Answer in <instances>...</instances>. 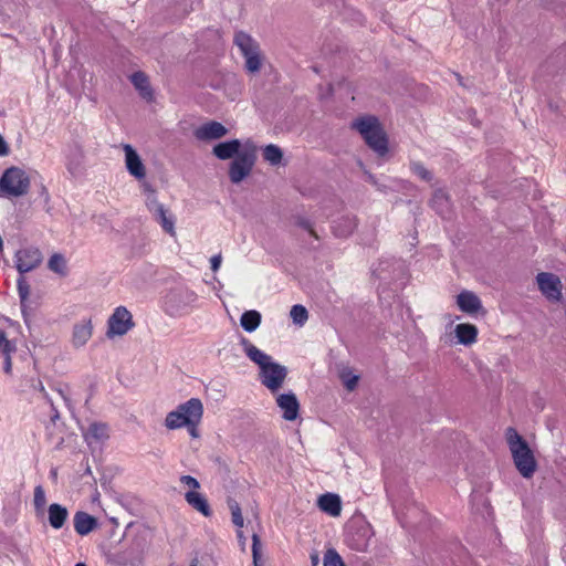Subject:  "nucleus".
Masks as SVG:
<instances>
[{
  "mask_svg": "<svg viewBox=\"0 0 566 566\" xmlns=\"http://www.w3.org/2000/svg\"><path fill=\"white\" fill-rule=\"evenodd\" d=\"M240 344L247 357L259 366L261 384L273 394L279 391L287 376L286 367L273 361L270 355L259 349L249 339L242 337Z\"/></svg>",
  "mask_w": 566,
  "mask_h": 566,
  "instance_id": "obj_1",
  "label": "nucleus"
},
{
  "mask_svg": "<svg viewBox=\"0 0 566 566\" xmlns=\"http://www.w3.org/2000/svg\"><path fill=\"white\" fill-rule=\"evenodd\" d=\"M30 189V178L28 174L19 167H10L2 172V199L9 201L10 206L18 212V217H24L29 202L13 199L24 197Z\"/></svg>",
  "mask_w": 566,
  "mask_h": 566,
  "instance_id": "obj_2",
  "label": "nucleus"
},
{
  "mask_svg": "<svg viewBox=\"0 0 566 566\" xmlns=\"http://www.w3.org/2000/svg\"><path fill=\"white\" fill-rule=\"evenodd\" d=\"M506 441L518 473L530 479L537 470V462L526 440L514 429L507 428Z\"/></svg>",
  "mask_w": 566,
  "mask_h": 566,
  "instance_id": "obj_3",
  "label": "nucleus"
},
{
  "mask_svg": "<svg viewBox=\"0 0 566 566\" xmlns=\"http://www.w3.org/2000/svg\"><path fill=\"white\" fill-rule=\"evenodd\" d=\"M353 127L359 132L366 144L379 156L388 151V139L375 116H366L354 122Z\"/></svg>",
  "mask_w": 566,
  "mask_h": 566,
  "instance_id": "obj_4",
  "label": "nucleus"
},
{
  "mask_svg": "<svg viewBox=\"0 0 566 566\" xmlns=\"http://www.w3.org/2000/svg\"><path fill=\"white\" fill-rule=\"evenodd\" d=\"M203 406L200 399L191 398L185 403L177 407L167 413L165 419V426L169 430L179 429L186 427L188 423H192L197 417H202Z\"/></svg>",
  "mask_w": 566,
  "mask_h": 566,
  "instance_id": "obj_5",
  "label": "nucleus"
},
{
  "mask_svg": "<svg viewBox=\"0 0 566 566\" xmlns=\"http://www.w3.org/2000/svg\"><path fill=\"white\" fill-rule=\"evenodd\" d=\"M374 536L373 527L363 520L353 521L348 524L345 534L346 545L356 552H366L370 546Z\"/></svg>",
  "mask_w": 566,
  "mask_h": 566,
  "instance_id": "obj_6",
  "label": "nucleus"
},
{
  "mask_svg": "<svg viewBox=\"0 0 566 566\" xmlns=\"http://www.w3.org/2000/svg\"><path fill=\"white\" fill-rule=\"evenodd\" d=\"M234 43L245 57L247 70L251 73L258 72L261 67V60L256 42L249 34L241 31L235 33Z\"/></svg>",
  "mask_w": 566,
  "mask_h": 566,
  "instance_id": "obj_7",
  "label": "nucleus"
},
{
  "mask_svg": "<svg viewBox=\"0 0 566 566\" xmlns=\"http://www.w3.org/2000/svg\"><path fill=\"white\" fill-rule=\"evenodd\" d=\"M134 326L135 323L133 321V315L130 314V312L125 306H118L114 310L113 314L109 316L107 321L106 336L108 338L124 336Z\"/></svg>",
  "mask_w": 566,
  "mask_h": 566,
  "instance_id": "obj_8",
  "label": "nucleus"
},
{
  "mask_svg": "<svg viewBox=\"0 0 566 566\" xmlns=\"http://www.w3.org/2000/svg\"><path fill=\"white\" fill-rule=\"evenodd\" d=\"M255 156L253 151H242L230 165L229 177L233 184L241 182L248 177L254 165Z\"/></svg>",
  "mask_w": 566,
  "mask_h": 566,
  "instance_id": "obj_9",
  "label": "nucleus"
},
{
  "mask_svg": "<svg viewBox=\"0 0 566 566\" xmlns=\"http://www.w3.org/2000/svg\"><path fill=\"white\" fill-rule=\"evenodd\" d=\"M43 260L42 252L36 247H25L15 253V266L20 274L38 268Z\"/></svg>",
  "mask_w": 566,
  "mask_h": 566,
  "instance_id": "obj_10",
  "label": "nucleus"
},
{
  "mask_svg": "<svg viewBox=\"0 0 566 566\" xmlns=\"http://www.w3.org/2000/svg\"><path fill=\"white\" fill-rule=\"evenodd\" d=\"M536 281L539 291L551 301H559L562 297V284L557 275L542 272L537 274Z\"/></svg>",
  "mask_w": 566,
  "mask_h": 566,
  "instance_id": "obj_11",
  "label": "nucleus"
},
{
  "mask_svg": "<svg viewBox=\"0 0 566 566\" xmlns=\"http://www.w3.org/2000/svg\"><path fill=\"white\" fill-rule=\"evenodd\" d=\"M147 548V539L145 534L137 535L130 548L119 555V560L124 566H139L143 555Z\"/></svg>",
  "mask_w": 566,
  "mask_h": 566,
  "instance_id": "obj_12",
  "label": "nucleus"
},
{
  "mask_svg": "<svg viewBox=\"0 0 566 566\" xmlns=\"http://www.w3.org/2000/svg\"><path fill=\"white\" fill-rule=\"evenodd\" d=\"M197 301V294L190 290H178L168 296L171 314L181 315Z\"/></svg>",
  "mask_w": 566,
  "mask_h": 566,
  "instance_id": "obj_13",
  "label": "nucleus"
},
{
  "mask_svg": "<svg viewBox=\"0 0 566 566\" xmlns=\"http://www.w3.org/2000/svg\"><path fill=\"white\" fill-rule=\"evenodd\" d=\"M458 307L469 315H475L480 312L485 313L480 297L472 291L464 290L457 295Z\"/></svg>",
  "mask_w": 566,
  "mask_h": 566,
  "instance_id": "obj_14",
  "label": "nucleus"
},
{
  "mask_svg": "<svg viewBox=\"0 0 566 566\" xmlns=\"http://www.w3.org/2000/svg\"><path fill=\"white\" fill-rule=\"evenodd\" d=\"M228 134V129L219 122L210 120L199 126L193 135L198 140L209 142L220 139Z\"/></svg>",
  "mask_w": 566,
  "mask_h": 566,
  "instance_id": "obj_15",
  "label": "nucleus"
},
{
  "mask_svg": "<svg viewBox=\"0 0 566 566\" xmlns=\"http://www.w3.org/2000/svg\"><path fill=\"white\" fill-rule=\"evenodd\" d=\"M276 405L282 410V417L287 421H294L298 417L300 403L293 392L281 394L276 397Z\"/></svg>",
  "mask_w": 566,
  "mask_h": 566,
  "instance_id": "obj_16",
  "label": "nucleus"
},
{
  "mask_svg": "<svg viewBox=\"0 0 566 566\" xmlns=\"http://www.w3.org/2000/svg\"><path fill=\"white\" fill-rule=\"evenodd\" d=\"M65 166L72 177L77 178L84 172V154L78 145L70 146L66 151Z\"/></svg>",
  "mask_w": 566,
  "mask_h": 566,
  "instance_id": "obj_17",
  "label": "nucleus"
},
{
  "mask_svg": "<svg viewBox=\"0 0 566 566\" xmlns=\"http://www.w3.org/2000/svg\"><path fill=\"white\" fill-rule=\"evenodd\" d=\"M93 335V324L91 319H83L74 324L72 329L71 343L74 348H81L87 344Z\"/></svg>",
  "mask_w": 566,
  "mask_h": 566,
  "instance_id": "obj_18",
  "label": "nucleus"
},
{
  "mask_svg": "<svg viewBox=\"0 0 566 566\" xmlns=\"http://www.w3.org/2000/svg\"><path fill=\"white\" fill-rule=\"evenodd\" d=\"M124 151L128 172L136 179L145 178L146 168L136 150L130 145H124Z\"/></svg>",
  "mask_w": 566,
  "mask_h": 566,
  "instance_id": "obj_19",
  "label": "nucleus"
},
{
  "mask_svg": "<svg viewBox=\"0 0 566 566\" xmlns=\"http://www.w3.org/2000/svg\"><path fill=\"white\" fill-rule=\"evenodd\" d=\"M317 505L321 511L329 514L331 516H339L342 512V501L337 494L326 493L318 497Z\"/></svg>",
  "mask_w": 566,
  "mask_h": 566,
  "instance_id": "obj_20",
  "label": "nucleus"
},
{
  "mask_svg": "<svg viewBox=\"0 0 566 566\" xmlns=\"http://www.w3.org/2000/svg\"><path fill=\"white\" fill-rule=\"evenodd\" d=\"M73 523L75 532L82 536L90 534L97 527V520L82 511L74 514Z\"/></svg>",
  "mask_w": 566,
  "mask_h": 566,
  "instance_id": "obj_21",
  "label": "nucleus"
},
{
  "mask_svg": "<svg viewBox=\"0 0 566 566\" xmlns=\"http://www.w3.org/2000/svg\"><path fill=\"white\" fill-rule=\"evenodd\" d=\"M240 147H241L240 140L232 139V140L217 144L212 149V154L221 160H227V159L237 157L239 154H241L239 151Z\"/></svg>",
  "mask_w": 566,
  "mask_h": 566,
  "instance_id": "obj_22",
  "label": "nucleus"
},
{
  "mask_svg": "<svg viewBox=\"0 0 566 566\" xmlns=\"http://www.w3.org/2000/svg\"><path fill=\"white\" fill-rule=\"evenodd\" d=\"M478 328L473 324L461 323L454 328V334L459 344L470 346L476 342Z\"/></svg>",
  "mask_w": 566,
  "mask_h": 566,
  "instance_id": "obj_23",
  "label": "nucleus"
},
{
  "mask_svg": "<svg viewBox=\"0 0 566 566\" xmlns=\"http://www.w3.org/2000/svg\"><path fill=\"white\" fill-rule=\"evenodd\" d=\"M69 517V511L65 506L53 503L48 509L49 524L54 530H60L64 526Z\"/></svg>",
  "mask_w": 566,
  "mask_h": 566,
  "instance_id": "obj_24",
  "label": "nucleus"
},
{
  "mask_svg": "<svg viewBox=\"0 0 566 566\" xmlns=\"http://www.w3.org/2000/svg\"><path fill=\"white\" fill-rule=\"evenodd\" d=\"M357 227V220L354 216L346 214L334 221L333 232L336 237L347 238Z\"/></svg>",
  "mask_w": 566,
  "mask_h": 566,
  "instance_id": "obj_25",
  "label": "nucleus"
},
{
  "mask_svg": "<svg viewBox=\"0 0 566 566\" xmlns=\"http://www.w3.org/2000/svg\"><path fill=\"white\" fill-rule=\"evenodd\" d=\"M186 502L196 511L200 512L205 516H210L212 511L207 499L199 492L188 491L185 494Z\"/></svg>",
  "mask_w": 566,
  "mask_h": 566,
  "instance_id": "obj_26",
  "label": "nucleus"
},
{
  "mask_svg": "<svg viewBox=\"0 0 566 566\" xmlns=\"http://www.w3.org/2000/svg\"><path fill=\"white\" fill-rule=\"evenodd\" d=\"M130 81L140 96L146 101H153L154 93L149 84L148 76L144 72H135L130 76Z\"/></svg>",
  "mask_w": 566,
  "mask_h": 566,
  "instance_id": "obj_27",
  "label": "nucleus"
},
{
  "mask_svg": "<svg viewBox=\"0 0 566 566\" xmlns=\"http://www.w3.org/2000/svg\"><path fill=\"white\" fill-rule=\"evenodd\" d=\"M84 438L88 443L92 441L103 442L109 438L108 426L104 422H93L84 433Z\"/></svg>",
  "mask_w": 566,
  "mask_h": 566,
  "instance_id": "obj_28",
  "label": "nucleus"
},
{
  "mask_svg": "<svg viewBox=\"0 0 566 566\" xmlns=\"http://www.w3.org/2000/svg\"><path fill=\"white\" fill-rule=\"evenodd\" d=\"M431 207L443 218L449 217L451 211L450 198L446 191L438 189L431 199Z\"/></svg>",
  "mask_w": 566,
  "mask_h": 566,
  "instance_id": "obj_29",
  "label": "nucleus"
},
{
  "mask_svg": "<svg viewBox=\"0 0 566 566\" xmlns=\"http://www.w3.org/2000/svg\"><path fill=\"white\" fill-rule=\"evenodd\" d=\"M242 328L248 332H254L261 324V314L255 310L245 311L240 318Z\"/></svg>",
  "mask_w": 566,
  "mask_h": 566,
  "instance_id": "obj_30",
  "label": "nucleus"
},
{
  "mask_svg": "<svg viewBox=\"0 0 566 566\" xmlns=\"http://www.w3.org/2000/svg\"><path fill=\"white\" fill-rule=\"evenodd\" d=\"M153 217L158 223H160L167 233L175 235V221L172 217L168 214V211L165 209V207L156 212Z\"/></svg>",
  "mask_w": 566,
  "mask_h": 566,
  "instance_id": "obj_31",
  "label": "nucleus"
},
{
  "mask_svg": "<svg viewBox=\"0 0 566 566\" xmlns=\"http://www.w3.org/2000/svg\"><path fill=\"white\" fill-rule=\"evenodd\" d=\"M48 268L60 275H66V260L63 254L54 253L48 262Z\"/></svg>",
  "mask_w": 566,
  "mask_h": 566,
  "instance_id": "obj_32",
  "label": "nucleus"
},
{
  "mask_svg": "<svg viewBox=\"0 0 566 566\" xmlns=\"http://www.w3.org/2000/svg\"><path fill=\"white\" fill-rule=\"evenodd\" d=\"M263 158L271 165H279L283 158V153L279 146L270 144L263 149Z\"/></svg>",
  "mask_w": 566,
  "mask_h": 566,
  "instance_id": "obj_33",
  "label": "nucleus"
},
{
  "mask_svg": "<svg viewBox=\"0 0 566 566\" xmlns=\"http://www.w3.org/2000/svg\"><path fill=\"white\" fill-rule=\"evenodd\" d=\"M15 353V345L8 340L2 334V355L4 356V370L10 373L12 365V355Z\"/></svg>",
  "mask_w": 566,
  "mask_h": 566,
  "instance_id": "obj_34",
  "label": "nucleus"
},
{
  "mask_svg": "<svg viewBox=\"0 0 566 566\" xmlns=\"http://www.w3.org/2000/svg\"><path fill=\"white\" fill-rule=\"evenodd\" d=\"M339 378L348 391H353L359 380V376L355 375L349 368H343L339 373Z\"/></svg>",
  "mask_w": 566,
  "mask_h": 566,
  "instance_id": "obj_35",
  "label": "nucleus"
},
{
  "mask_svg": "<svg viewBox=\"0 0 566 566\" xmlns=\"http://www.w3.org/2000/svg\"><path fill=\"white\" fill-rule=\"evenodd\" d=\"M290 315L293 322L300 326L304 325L308 318L307 310L301 304L293 305Z\"/></svg>",
  "mask_w": 566,
  "mask_h": 566,
  "instance_id": "obj_36",
  "label": "nucleus"
},
{
  "mask_svg": "<svg viewBox=\"0 0 566 566\" xmlns=\"http://www.w3.org/2000/svg\"><path fill=\"white\" fill-rule=\"evenodd\" d=\"M33 504L38 515L44 513V507L46 505V496L44 489L41 485H38L34 489Z\"/></svg>",
  "mask_w": 566,
  "mask_h": 566,
  "instance_id": "obj_37",
  "label": "nucleus"
},
{
  "mask_svg": "<svg viewBox=\"0 0 566 566\" xmlns=\"http://www.w3.org/2000/svg\"><path fill=\"white\" fill-rule=\"evenodd\" d=\"M411 171L418 176L421 180L431 181L432 174L421 163L413 161L410 164Z\"/></svg>",
  "mask_w": 566,
  "mask_h": 566,
  "instance_id": "obj_38",
  "label": "nucleus"
},
{
  "mask_svg": "<svg viewBox=\"0 0 566 566\" xmlns=\"http://www.w3.org/2000/svg\"><path fill=\"white\" fill-rule=\"evenodd\" d=\"M324 566H345V563L334 548H329L324 556Z\"/></svg>",
  "mask_w": 566,
  "mask_h": 566,
  "instance_id": "obj_39",
  "label": "nucleus"
},
{
  "mask_svg": "<svg viewBox=\"0 0 566 566\" xmlns=\"http://www.w3.org/2000/svg\"><path fill=\"white\" fill-rule=\"evenodd\" d=\"M18 292L21 300V304L23 305L30 295V285L22 274L18 279Z\"/></svg>",
  "mask_w": 566,
  "mask_h": 566,
  "instance_id": "obj_40",
  "label": "nucleus"
},
{
  "mask_svg": "<svg viewBox=\"0 0 566 566\" xmlns=\"http://www.w3.org/2000/svg\"><path fill=\"white\" fill-rule=\"evenodd\" d=\"M146 206L153 216L164 208V206L157 200L155 191H150V193L147 196Z\"/></svg>",
  "mask_w": 566,
  "mask_h": 566,
  "instance_id": "obj_41",
  "label": "nucleus"
},
{
  "mask_svg": "<svg viewBox=\"0 0 566 566\" xmlns=\"http://www.w3.org/2000/svg\"><path fill=\"white\" fill-rule=\"evenodd\" d=\"M261 541L258 534L252 535V557L254 566H258L260 558Z\"/></svg>",
  "mask_w": 566,
  "mask_h": 566,
  "instance_id": "obj_42",
  "label": "nucleus"
},
{
  "mask_svg": "<svg viewBox=\"0 0 566 566\" xmlns=\"http://www.w3.org/2000/svg\"><path fill=\"white\" fill-rule=\"evenodd\" d=\"M180 482L184 485L188 486L190 491H196L200 488V483L198 482V480L192 478L191 475H181Z\"/></svg>",
  "mask_w": 566,
  "mask_h": 566,
  "instance_id": "obj_43",
  "label": "nucleus"
},
{
  "mask_svg": "<svg viewBox=\"0 0 566 566\" xmlns=\"http://www.w3.org/2000/svg\"><path fill=\"white\" fill-rule=\"evenodd\" d=\"M201 418H202V417H197V419H196V420H193V422H192V423L190 422V423H188V424L186 426V428L188 429V431H189V433H190V436H191L192 438H198V437H199L198 424H199V422H200Z\"/></svg>",
  "mask_w": 566,
  "mask_h": 566,
  "instance_id": "obj_44",
  "label": "nucleus"
},
{
  "mask_svg": "<svg viewBox=\"0 0 566 566\" xmlns=\"http://www.w3.org/2000/svg\"><path fill=\"white\" fill-rule=\"evenodd\" d=\"M231 516H232V523H233L237 527H239V528L243 527L244 520H243V516H242L241 511H238V512L231 513Z\"/></svg>",
  "mask_w": 566,
  "mask_h": 566,
  "instance_id": "obj_45",
  "label": "nucleus"
},
{
  "mask_svg": "<svg viewBox=\"0 0 566 566\" xmlns=\"http://www.w3.org/2000/svg\"><path fill=\"white\" fill-rule=\"evenodd\" d=\"M221 262H222V256L221 254H216L213 255L211 259H210V264H211V270L213 272H217L220 266H221Z\"/></svg>",
  "mask_w": 566,
  "mask_h": 566,
  "instance_id": "obj_46",
  "label": "nucleus"
},
{
  "mask_svg": "<svg viewBox=\"0 0 566 566\" xmlns=\"http://www.w3.org/2000/svg\"><path fill=\"white\" fill-rule=\"evenodd\" d=\"M228 506H229L231 513L241 511V507H240L239 503L237 501L232 500V499L228 500Z\"/></svg>",
  "mask_w": 566,
  "mask_h": 566,
  "instance_id": "obj_47",
  "label": "nucleus"
},
{
  "mask_svg": "<svg viewBox=\"0 0 566 566\" xmlns=\"http://www.w3.org/2000/svg\"><path fill=\"white\" fill-rule=\"evenodd\" d=\"M300 226H301L302 228H304L305 230H308V232H310L312 235H315V237H316L315 231L313 230L312 224H311V222H310V221H307V220H303V221H301V222H300Z\"/></svg>",
  "mask_w": 566,
  "mask_h": 566,
  "instance_id": "obj_48",
  "label": "nucleus"
},
{
  "mask_svg": "<svg viewBox=\"0 0 566 566\" xmlns=\"http://www.w3.org/2000/svg\"><path fill=\"white\" fill-rule=\"evenodd\" d=\"M48 401L50 402V405H51V407H52V411H53V413H52V416H51V419H52V421L54 422V421L59 418V412H57V410H56V408H55V406H54V402H53L51 399H48Z\"/></svg>",
  "mask_w": 566,
  "mask_h": 566,
  "instance_id": "obj_49",
  "label": "nucleus"
},
{
  "mask_svg": "<svg viewBox=\"0 0 566 566\" xmlns=\"http://www.w3.org/2000/svg\"><path fill=\"white\" fill-rule=\"evenodd\" d=\"M10 151L9 145L2 139V157L7 156Z\"/></svg>",
  "mask_w": 566,
  "mask_h": 566,
  "instance_id": "obj_50",
  "label": "nucleus"
},
{
  "mask_svg": "<svg viewBox=\"0 0 566 566\" xmlns=\"http://www.w3.org/2000/svg\"><path fill=\"white\" fill-rule=\"evenodd\" d=\"M312 566H317L319 563V558L317 554L311 556Z\"/></svg>",
  "mask_w": 566,
  "mask_h": 566,
  "instance_id": "obj_51",
  "label": "nucleus"
},
{
  "mask_svg": "<svg viewBox=\"0 0 566 566\" xmlns=\"http://www.w3.org/2000/svg\"><path fill=\"white\" fill-rule=\"evenodd\" d=\"M143 188H144V191L147 192V196L150 193V191H155L149 184H144Z\"/></svg>",
  "mask_w": 566,
  "mask_h": 566,
  "instance_id": "obj_52",
  "label": "nucleus"
},
{
  "mask_svg": "<svg viewBox=\"0 0 566 566\" xmlns=\"http://www.w3.org/2000/svg\"><path fill=\"white\" fill-rule=\"evenodd\" d=\"M39 390L43 394V397L48 400L50 399L45 389H44V386L42 385V382H39Z\"/></svg>",
  "mask_w": 566,
  "mask_h": 566,
  "instance_id": "obj_53",
  "label": "nucleus"
},
{
  "mask_svg": "<svg viewBox=\"0 0 566 566\" xmlns=\"http://www.w3.org/2000/svg\"><path fill=\"white\" fill-rule=\"evenodd\" d=\"M17 514H18V511H17V509L14 507V509H13V511H12V513H11V515H10V518H9V521H8V522H10V523L14 522V521H15V517H17Z\"/></svg>",
  "mask_w": 566,
  "mask_h": 566,
  "instance_id": "obj_54",
  "label": "nucleus"
},
{
  "mask_svg": "<svg viewBox=\"0 0 566 566\" xmlns=\"http://www.w3.org/2000/svg\"><path fill=\"white\" fill-rule=\"evenodd\" d=\"M57 394L61 396V398L67 403L69 399L65 396L64 391L62 389H57Z\"/></svg>",
  "mask_w": 566,
  "mask_h": 566,
  "instance_id": "obj_55",
  "label": "nucleus"
},
{
  "mask_svg": "<svg viewBox=\"0 0 566 566\" xmlns=\"http://www.w3.org/2000/svg\"><path fill=\"white\" fill-rule=\"evenodd\" d=\"M238 537H239V538H244V537H243V533H242L241 531H239V532H238Z\"/></svg>",
  "mask_w": 566,
  "mask_h": 566,
  "instance_id": "obj_56",
  "label": "nucleus"
},
{
  "mask_svg": "<svg viewBox=\"0 0 566 566\" xmlns=\"http://www.w3.org/2000/svg\"><path fill=\"white\" fill-rule=\"evenodd\" d=\"M74 566H86V564H84V563H77V564H75Z\"/></svg>",
  "mask_w": 566,
  "mask_h": 566,
  "instance_id": "obj_57",
  "label": "nucleus"
},
{
  "mask_svg": "<svg viewBox=\"0 0 566 566\" xmlns=\"http://www.w3.org/2000/svg\"><path fill=\"white\" fill-rule=\"evenodd\" d=\"M1 207L6 208L7 210H9V207H7V205H4V203H1Z\"/></svg>",
  "mask_w": 566,
  "mask_h": 566,
  "instance_id": "obj_58",
  "label": "nucleus"
},
{
  "mask_svg": "<svg viewBox=\"0 0 566 566\" xmlns=\"http://www.w3.org/2000/svg\"><path fill=\"white\" fill-rule=\"evenodd\" d=\"M191 566H196V565H191Z\"/></svg>",
  "mask_w": 566,
  "mask_h": 566,
  "instance_id": "obj_59",
  "label": "nucleus"
}]
</instances>
